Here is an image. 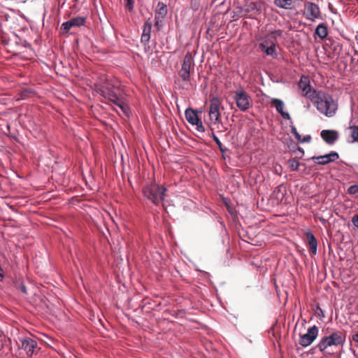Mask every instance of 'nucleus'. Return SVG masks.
<instances>
[{
    "mask_svg": "<svg viewBox=\"0 0 358 358\" xmlns=\"http://www.w3.org/2000/svg\"><path fill=\"white\" fill-rule=\"evenodd\" d=\"M97 92L109 104L127 94L121 81L115 76H106L100 78L95 84Z\"/></svg>",
    "mask_w": 358,
    "mask_h": 358,
    "instance_id": "obj_1",
    "label": "nucleus"
},
{
    "mask_svg": "<svg viewBox=\"0 0 358 358\" xmlns=\"http://www.w3.org/2000/svg\"><path fill=\"white\" fill-rule=\"evenodd\" d=\"M315 96L311 101L313 102L316 108L322 114L327 117H332L336 113L338 108L337 103L333 99V97L328 93L318 90L313 92Z\"/></svg>",
    "mask_w": 358,
    "mask_h": 358,
    "instance_id": "obj_2",
    "label": "nucleus"
},
{
    "mask_svg": "<svg viewBox=\"0 0 358 358\" xmlns=\"http://www.w3.org/2000/svg\"><path fill=\"white\" fill-rule=\"evenodd\" d=\"M345 342V335L341 331H335L329 336L321 338L315 348L318 349L321 352H324L328 347L343 345Z\"/></svg>",
    "mask_w": 358,
    "mask_h": 358,
    "instance_id": "obj_3",
    "label": "nucleus"
},
{
    "mask_svg": "<svg viewBox=\"0 0 358 358\" xmlns=\"http://www.w3.org/2000/svg\"><path fill=\"white\" fill-rule=\"evenodd\" d=\"M144 196L150 200L154 204L157 205L163 201L166 188L164 186H160L156 182H151L148 184L143 189Z\"/></svg>",
    "mask_w": 358,
    "mask_h": 358,
    "instance_id": "obj_4",
    "label": "nucleus"
},
{
    "mask_svg": "<svg viewBox=\"0 0 358 358\" xmlns=\"http://www.w3.org/2000/svg\"><path fill=\"white\" fill-rule=\"evenodd\" d=\"M234 100L237 108L241 112L247 111L252 107V103L250 96L245 92L242 86L233 92Z\"/></svg>",
    "mask_w": 358,
    "mask_h": 358,
    "instance_id": "obj_5",
    "label": "nucleus"
},
{
    "mask_svg": "<svg viewBox=\"0 0 358 358\" xmlns=\"http://www.w3.org/2000/svg\"><path fill=\"white\" fill-rule=\"evenodd\" d=\"M185 115L187 121L190 124L196 126L197 131L201 133L205 132V127L203 125V122L194 110L191 108H187L185 110Z\"/></svg>",
    "mask_w": 358,
    "mask_h": 358,
    "instance_id": "obj_6",
    "label": "nucleus"
},
{
    "mask_svg": "<svg viewBox=\"0 0 358 358\" xmlns=\"http://www.w3.org/2000/svg\"><path fill=\"white\" fill-rule=\"evenodd\" d=\"M318 333V327L315 325L312 326L308 329L306 334L300 336L299 344L304 348L310 345L316 339Z\"/></svg>",
    "mask_w": 358,
    "mask_h": 358,
    "instance_id": "obj_7",
    "label": "nucleus"
},
{
    "mask_svg": "<svg viewBox=\"0 0 358 358\" xmlns=\"http://www.w3.org/2000/svg\"><path fill=\"white\" fill-rule=\"evenodd\" d=\"M192 63V57L189 52L184 57L179 76L183 81H189L190 79V69Z\"/></svg>",
    "mask_w": 358,
    "mask_h": 358,
    "instance_id": "obj_8",
    "label": "nucleus"
},
{
    "mask_svg": "<svg viewBox=\"0 0 358 358\" xmlns=\"http://www.w3.org/2000/svg\"><path fill=\"white\" fill-rule=\"evenodd\" d=\"M86 19L87 17L84 16L73 17L69 20L62 23L61 29L64 32L66 33L70 30L71 27H80L85 24Z\"/></svg>",
    "mask_w": 358,
    "mask_h": 358,
    "instance_id": "obj_9",
    "label": "nucleus"
},
{
    "mask_svg": "<svg viewBox=\"0 0 358 358\" xmlns=\"http://www.w3.org/2000/svg\"><path fill=\"white\" fill-rule=\"evenodd\" d=\"M306 17L310 22H314L320 16V10L319 6L313 2H308L305 4Z\"/></svg>",
    "mask_w": 358,
    "mask_h": 358,
    "instance_id": "obj_10",
    "label": "nucleus"
},
{
    "mask_svg": "<svg viewBox=\"0 0 358 358\" xmlns=\"http://www.w3.org/2000/svg\"><path fill=\"white\" fill-rule=\"evenodd\" d=\"M110 105H114L120 108L122 113L129 117L131 115V108L129 106V100L127 97V94L122 96L121 98L117 99L116 101H113V103H110Z\"/></svg>",
    "mask_w": 358,
    "mask_h": 358,
    "instance_id": "obj_11",
    "label": "nucleus"
},
{
    "mask_svg": "<svg viewBox=\"0 0 358 358\" xmlns=\"http://www.w3.org/2000/svg\"><path fill=\"white\" fill-rule=\"evenodd\" d=\"M20 341L21 343L20 348L25 351L27 356H32L35 348L37 347L36 341L29 337L21 338Z\"/></svg>",
    "mask_w": 358,
    "mask_h": 358,
    "instance_id": "obj_12",
    "label": "nucleus"
},
{
    "mask_svg": "<svg viewBox=\"0 0 358 358\" xmlns=\"http://www.w3.org/2000/svg\"><path fill=\"white\" fill-rule=\"evenodd\" d=\"M339 158V155L338 152L335 151H331L329 154H326L321 156L317 157H312L310 158V160L312 161H317V164L320 165H326L330 162L335 161L336 159Z\"/></svg>",
    "mask_w": 358,
    "mask_h": 358,
    "instance_id": "obj_13",
    "label": "nucleus"
},
{
    "mask_svg": "<svg viewBox=\"0 0 358 358\" xmlns=\"http://www.w3.org/2000/svg\"><path fill=\"white\" fill-rule=\"evenodd\" d=\"M299 87L304 95L309 97L310 99H312L315 96V94H313V92H317V90L312 89L308 77L305 76H302L301 77Z\"/></svg>",
    "mask_w": 358,
    "mask_h": 358,
    "instance_id": "obj_14",
    "label": "nucleus"
},
{
    "mask_svg": "<svg viewBox=\"0 0 358 358\" xmlns=\"http://www.w3.org/2000/svg\"><path fill=\"white\" fill-rule=\"evenodd\" d=\"M320 136L329 145H334L338 139V132L336 130L324 129L321 131Z\"/></svg>",
    "mask_w": 358,
    "mask_h": 358,
    "instance_id": "obj_15",
    "label": "nucleus"
},
{
    "mask_svg": "<svg viewBox=\"0 0 358 358\" xmlns=\"http://www.w3.org/2000/svg\"><path fill=\"white\" fill-rule=\"evenodd\" d=\"M152 23L148 20L144 22L143 27V33L141 37V42L145 45H148L151 36V30H152Z\"/></svg>",
    "mask_w": 358,
    "mask_h": 358,
    "instance_id": "obj_16",
    "label": "nucleus"
},
{
    "mask_svg": "<svg viewBox=\"0 0 358 358\" xmlns=\"http://www.w3.org/2000/svg\"><path fill=\"white\" fill-rule=\"evenodd\" d=\"M271 103L274 104L276 111L281 115L284 120H291L289 113L283 110L285 104L281 99L273 98L271 99Z\"/></svg>",
    "mask_w": 358,
    "mask_h": 358,
    "instance_id": "obj_17",
    "label": "nucleus"
},
{
    "mask_svg": "<svg viewBox=\"0 0 358 358\" xmlns=\"http://www.w3.org/2000/svg\"><path fill=\"white\" fill-rule=\"evenodd\" d=\"M275 43H271L270 46H268V42L261 43L259 45V49L265 53L267 56H271L273 58H277L278 53L275 49Z\"/></svg>",
    "mask_w": 358,
    "mask_h": 358,
    "instance_id": "obj_18",
    "label": "nucleus"
},
{
    "mask_svg": "<svg viewBox=\"0 0 358 358\" xmlns=\"http://www.w3.org/2000/svg\"><path fill=\"white\" fill-rule=\"evenodd\" d=\"M306 236L309 245L310 250L313 255H315L317 250V241L315 235L309 230L306 231Z\"/></svg>",
    "mask_w": 358,
    "mask_h": 358,
    "instance_id": "obj_19",
    "label": "nucleus"
},
{
    "mask_svg": "<svg viewBox=\"0 0 358 358\" xmlns=\"http://www.w3.org/2000/svg\"><path fill=\"white\" fill-rule=\"evenodd\" d=\"M315 35L320 39H324L328 35L327 26L324 23H321L316 27Z\"/></svg>",
    "mask_w": 358,
    "mask_h": 358,
    "instance_id": "obj_20",
    "label": "nucleus"
},
{
    "mask_svg": "<svg viewBox=\"0 0 358 358\" xmlns=\"http://www.w3.org/2000/svg\"><path fill=\"white\" fill-rule=\"evenodd\" d=\"M168 14L167 6L164 2L159 1L155 10V16H160L164 18Z\"/></svg>",
    "mask_w": 358,
    "mask_h": 358,
    "instance_id": "obj_21",
    "label": "nucleus"
},
{
    "mask_svg": "<svg viewBox=\"0 0 358 358\" xmlns=\"http://www.w3.org/2000/svg\"><path fill=\"white\" fill-rule=\"evenodd\" d=\"M274 4L279 8L287 10L294 8V2L292 0H275Z\"/></svg>",
    "mask_w": 358,
    "mask_h": 358,
    "instance_id": "obj_22",
    "label": "nucleus"
},
{
    "mask_svg": "<svg viewBox=\"0 0 358 358\" xmlns=\"http://www.w3.org/2000/svg\"><path fill=\"white\" fill-rule=\"evenodd\" d=\"M221 103L218 98H213L210 103L209 112L208 113H217L220 112V107Z\"/></svg>",
    "mask_w": 358,
    "mask_h": 358,
    "instance_id": "obj_23",
    "label": "nucleus"
},
{
    "mask_svg": "<svg viewBox=\"0 0 358 358\" xmlns=\"http://www.w3.org/2000/svg\"><path fill=\"white\" fill-rule=\"evenodd\" d=\"M14 285L18 292H22L24 294H27V287L24 282L21 279H16L14 282Z\"/></svg>",
    "mask_w": 358,
    "mask_h": 358,
    "instance_id": "obj_24",
    "label": "nucleus"
},
{
    "mask_svg": "<svg viewBox=\"0 0 358 358\" xmlns=\"http://www.w3.org/2000/svg\"><path fill=\"white\" fill-rule=\"evenodd\" d=\"M245 10L247 12L256 11L257 13H260L262 11V3L259 2H252L248 5Z\"/></svg>",
    "mask_w": 358,
    "mask_h": 358,
    "instance_id": "obj_25",
    "label": "nucleus"
},
{
    "mask_svg": "<svg viewBox=\"0 0 358 358\" xmlns=\"http://www.w3.org/2000/svg\"><path fill=\"white\" fill-rule=\"evenodd\" d=\"M287 164L289 168L292 171H296L299 169L300 164L297 159L295 158H292L288 160Z\"/></svg>",
    "mask_w": 358,
    "mask_h": 358,
    "instance_id": "obj_26",
    "label": "nucleus"
},
{
    "mask_svg": "<svg viewBox=\"0 0 358 358\" xmlns=\"http://www.w3.org/2000/svg\"><path fill=\"white\" fill-rule=\"evenodd\" d=\"M211 136H212L213 141H215V143H216V145L218 146V148H219V149H220L221 152L224 153V152L228 150L227 148H223L222 143H221L220 140L215 134V133L213 131L211 134Z\"/></svg>",
    "mask_w": 358,
    "mask_h": 358,
    "instance_id": "obj_27",
    "label": "nucleus"
},
{
    "mask_svg": "<svg viewBox=\"0 0 358 358\" xmlns=\"http://www.w3.org/2000/svg\"><path fill=\"white\" fill-rule=\"evenodd\" d=\"M351 130V136L353 142H358V126L353 125L350 127Z\"/></svg>",
    "mask_w": 358,
    "mask_h": 358,
    "instance_id": "obj_28",
    "label": "nucleus"
},
{
    "mask_svg": "<svg viewBox=\"0 0 358 358\" xmlns=\"http://www.w3.org/2000/svg\"><path fill=\"white\" fill-rule=\"evenodd\" d=\"M163 19L160 16H155V27L157 31H160L164 26Z\"/></svg>",
    "mask_w": 358,
    "mask_h": 358,
    "instance_id": "obj_29",
    "label": "nucleus"
},
{
    "mask_svg": "<svg viewBox=\"0 0 358 358\" xmlns=\"http://www.w3.org/2000/svg\"><path fill=\"white\" fill-rule=\"evenodd\" d=\"M210 121L214 124L220 123V113H208Z\"/></svg>",
    "mask_w": 358,
    "mask_h": 358,
    "instance_id": "obj_30",
    "label": "nucleus"
},
{
    "mask_svg": "<svg viewBox=\"0 0 358 358\" xmlns=\"http://www.w3.org/2000/svg\"><path fill=\"white\" fill-rule=\"evenodd\" d=\"M125 3V8L129 12L131 13L134 10V0H124Z\"/></svg>",
    "mask_w": 358,
    "mask_h": 358,
    "instance_id": "obj_31",
    "label": "nucleus"
},
{
    "mask_svg": "<svg viewBox=\"0 0 358 358\" xmlns=\"http://www.w3.org/2000/svg\"><path fill=\"white\" fill-rule=\"evenodd\" d=\"M282 30L281 29H272L269 31V34L274 35L275 38L281 37L282 36Z\"/></svg>",
    "mask_w": 358,
    "mask_h": 358,
    "instance_id": "obj_32",
    "label": "nucleus"
},
{
    "mask_svg": "<svg viewBox=\"0 0 358 358\" xmlns=\"http://www.w3.org/2000/svg\"><path fill=\"white\" fill-rule=\"evenodd\" d=\"M348 192L350 194H355L358 193V185H351L348 188Z\"/></svg>",
    "mask_w": 358,
    "mask_h": 358,
    "instance_id": "obj_33",
    "label": "nucleus"
},
{
    "mask_svg": "<svg viewBox=\"0 0 358 358\" xmlns=\"http://www.w3.org/2000/svg\"><path fill=\"white\" fill-rule=\"evenodd\" d=\"M312 140V137L310 134L305 135L303 138L301 137V141L299 143H310Z\"/></svg>",
    "mask_w": 358,
    "mask_h": 358,
    "instance_id": "obj_34",
    "label": "nucleus"
},
{
    "mask_svg": "<svg viewBox=\"0 0 358 358\" xmlns=\"http://www.w3.org/2000/svg\"><path fill=\"white\" fill-rule=\"evenodd\" d=\"M353 225L358 229V215L355 214L352 216L351 220Z\"/></svg>",
    "mask_w": 358,
    "mask_h": 358,
    "instance_id": "obj_35",
    "label": "nucleus"
},
{
    "mask_svg": "<svg viewBox=\"0 0 358 358\" xmlns=\"http://www.w3.org/2000/svg\"><path fill=\"white\" fill-rule=\"evenodd\" d=\"M289 127L291 128V133L293 134V135H295L296 134L298 133L297 131V129L296 128V127L294 125L292 121L290 122V124H289Z\"/></svg>",
    "mask_w": 358,
    "mask_h": 358,
    "instance_id": "obj_36",
    "label": "nucleus"
},
{
    "mask_svg": "<svg viewBox=\"0 0 358 358\" xmlns=\"http://www.w3.org/2000/svg\"><path fill=\"white\" fill-rule=\"evenodd\" d=\"M296 150L300 152L301 154V157H303L304 155V150L302 148H301L300 146H296Z\"/></svg>",
    "mask_w": 358,
    "mask_h": 358,
    "instance_id": "obj_37",
    "label": "nucleus"
},
{
    "mask_svg": "<svg viewBox=\"0 0 358 358\" xmlns=\"http://www.w3.org/2000/svg\"><path fill=\"white\" fill-rule=\"evenodd\" d=\"M282 188V185L278 186L277 187L275 188L273 193L274 194H275L276 192L280 193Z\"/></svg>",
    "mask_w": 358,
    "mask_h": 358,
    "instance_id": "obj_38",
    "label": "nucleus"
},
{
    "mask_svg": "<svg viewBox=\"0 0 358 358\" xmlns=\"http://www.w3.org/2000/svg\"><path fill=\"white\" fill-rule=\"evenodd\" d=\"M294 136L295 138L297 140V141L299 143L301 141V136L299 134V133L298 132L297 134H296Z\"/></svg>",
    "mask_w": 358,
    "mask_h": 358,
    "instance_id": "obj_39",
    "label": "nucleus"
},
{
    "mask_svg": "<svg viewBox=\"0 0 358 358\" xmlns=\"http://www.w3.org/2000/svg\"><path fill=\"white\" fill-rule=\"evenodd\" d=\"M22 45L24 48H31V44L29 42L26 41L22 43Z\"/></svg>",
    "mask_w": 358,
    "mask_h": 358,
    "instance_id": "obj_40",
    "label": "nucleus"
},
{
    "mask_svg": "<svg viewBox=\"0 0 358 358\" xmlns=\"http://www.w3.org/2000/svg\"><path fill=\"white\" fill-rule=\"evenodd\" d=\"M320 221L323 224H325L327 223V220L324 219V217H320Z\"/></svg>",
    "mask_w": 358,
    "mask_h": 358,
    "instance_id": "obj_41",
    "label": "nucleus"
},
{
    "mask_svg": "<svg viewBox=\"0 0 358 358\" xmlns=\"http://www.w3.org/2000/svg\"><path fill=\"white\" fill-rule=\"evenodd\" d=\"M220 225H221L222 228L224 230H225V231H226V230H227V229H226V227H225V224H224V222H223L222 221H220Z\"/></svg>",
    "mask_w": 358,
    "mask_h": 358,
    "instance_id": "obj_42",
    "label": "nucleus"
},
{
    "mask_svg": "<svg viewBox=\"0 0 358 358\" xmlns=\"http://www.w3.org/2000/svg\"><path fill=\"white\" fill-rule=\"evenodd\" d=\"M320 312L322 313V317H324V314L323 313V310L321 308H320Z\"/></svg>",
    "mask_w": 358,
    "mask_h": 358,
    "instance_id": "obj_43",
    "label": "nucleus"
},
{
    "mask_svg": "<svg viewBox=\"0 0 358 358\" xmlns=\"http://www.w3.org/2000/svg\"><path fill=\"white\" fill-rule=\"evenodd\" d=\"M283 196H284V193H283V192H282V193H281V199H282V197H283Z\"/></svg>",
    "mask_w": 358,
    "mask_h": 358,
    "instance_id": "obj_44",
    "label": "nucleus"
}]
</instances>
